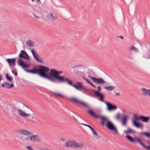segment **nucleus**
<instances>
[{
    "instance_id": "obj_1",
    "label": "nucleus",
    "mask_w": 150,
    "mask_h": 150,
    "mask_svg": "<svg viewBox=\"0 0 150 150\" xmlns=\"http://www.w3.org/2000/svg\"><path fill=\"white\" fill-rule=\"evenodd\" d=\"M47 68L46 71H43L42 77L46 79L51 82L56 83H66L69 85L71 83L72 81L64 76H60V74L63 73V71H57L55 69H51L50 70V74H47L50 69Z\"/></svg>"
},
{
    "instance_id": "obj_2",
    "label": "nucleus",
    "mask_w": 150,
    "mask_h": 150,
    "mask_svg": "<svg viewBox=\"0 0 150 150\" xmlns=\"http://www.w3.org/2000/svg\"><path fill=\"white\" fill-rule=\"evenodd\" d=\"M18 64L26 72L33 74H38L40 76L42 77L43 71H46L47 68L43 65H39L38 67L34 66L31 69H28L26 68H29L30 65L26 63L24 61L21 59H19L18 62Z\"/></svg>"
},
{
    "instance_id": "obj_3",
    "label": "nucleus",
    "mask_w": 150,
    "mask_h": 150,
    "mask_svg": "<svg viewBox=\"0 0 150 150\" xmlns=\"http://www.w3.org/2000/svg\"><path fill=\"white\" fill-rule=\"evenodd\" d=\"M88 112L91 116L95 118L100 119L101 124L102 126L105 125V122H106V127L108 129L113 132L115 134L118 133V131L116 127L112 122L108 120L105 116L97 115L91 110H88Z\"/></svg>"
},
{
    "instance_id": "obj_4",
    "label": "nucleus",
    "mask_w": 150,
    "mask_h": 150,
    "mask_svg": "<svg viewBox=\"0 0 150 150\" xmlns=\"http://www.w3.org/2000/svg\"><path fill=\"white\" fill-rule=\"evenodd\" d=\"M65 146L67 148L70 147L74 149L78 148H81L83 147V145L81 143H77L74 141L69 140L65 143Z\"/></svg>"
},
{
    "instance_id": "obj_5",
    "label": "nucleus",
    "mask_w": 150,
    "mask_h": 150,
    "mask_svg": "<svg viewBox=\"0 0 150 150\" xmlns=\"http://www.w3.org/2000/svg\"><path fill=\"white\" fill-rule=\"evenodd\" d=\"M139 134L141 135H144L146 137L150 138V133L148 132H142L140 133ZM135 139L136 142H139V144L144 148L147 150H150V145L149 146H146L143 143L142 141L139 138L135 137Z\"/></svg>"
},
{
    "instance_id": "obj_6",
    "label": "nucleus",
    "mask_w": 150,
    "mask_h": 150,
    "mask_svg": "<svg viewBox=\"0 0 150 150\" xmlns=\"http://www.w3.org/2000/svg\"><path fill=\"white\" fill-rule=\"evenodd\" d=\"M69 85L73 86L78 91H80L82 89L84 92H87V90L83 87L81 82H78L76 83V84H73V82L72 81L71 83Z\"/></svg>"
},
{
    "instance_id": "obj_7",
    "label": "nucleus",
    "mask_w": 150,
    "mask_h": 150,
    "mask_svg": "<svg viewBox=\"0 0 150 150\" xmlns=\"http://www.w3.org/2000/svg\"><path fill=\"white\" fill-rule=\"evenodd\" d=\"M90 78L93 81V82L97 84H103L105 82V81L102 78H96L95 77H93L91 76H89Z\"/></svg>"
},
{
    "instance_id": "obj_8",
    "label": "nucleus",
    "mask_w": 150,
    "mask_h": 150,
    "mask_svg": "<svg viewBox=\"0 0 150 150\" xmlns=\"http://www.w3.org/2000/svg\"><path fill=\"white\" fill-rule=\"evenodd\" d=\"M18 57L19 58V59L24 58L27 60L30 59L29 55L24 50H21L20 53L19 54Z\"/></svg>"
},
{
    "instance_id": "obj_9",
    "label": "nucleus",
    "mask_w": 150,
    "mask_h": 150,
    "mask_svg": "<svg viewBox=\"0 0 150 150\" xmlns=\"http://www.w3.org/2000/svg\"><path fill=\"white\" fill-rule=\"evenodd\" d=\"M70 100L75 103H79L84 106L87 108H90L88 104H86L83 102L78 100L77 98L74 97H73L70 99Z\"/></svg>"
},
{
    "instance_id": "obj_10",
    "label": "nucleus",
    "mask_w": 150,
    "mask_h": 150,
    "mask_svg": "<svg viewBox=\"0 0 150 150\" xmlns=\"http://www.w3.org/2000/svg\"><path fill=\"white\" fill-rule=\"evenodd\" d=\"M31 52L34 59L38 62L40 63H43V60L41 58H39V56L38 54L36 53L34 49H32Z\"/></svg>"
},
{
    "instance_id": "obj_11",
    "label": "nucleus",
    "mask_w": 150,
    "mask_h": 150,
    "mask_svg": "<svg viewBox=\"0 0 150 150\" xmlns=\"http://www.w3.org/2000/svg\"><path fill=\"white\" fill-rule=\"evenodd\" d=\"M107 105V109L109 111H111L113 110H116L117 109V106L109 102L105 103Z\"/></svg>"
},
{
    "instance_id": "obj_12",
    "label": "nucleus",
    "mask_w": 150,
    "mask_h": 150,
    "mask_svg": "<svg viewBox=\"0 0 150 150\" xmlns=\"http://www.w3.org/2000/svg\"><path fill=\"white\" fill-rule=\"evenodd\" d=\"M30 140L33 142H39L42 141V139L38 135H33L30 136Z\"/></svg>"
},
{
    "instance_id": "obj_13",
    "label": "nucleus",
    "mask_w": 150,
    "mask_h": 150,
    "mask_svg": "<svg viewBox=\"0 0 150 150\" xmlns=\"http://www.w3.org/2000/svg\"><path fill=\"white\" fill-rule=\"evenodd\" d=\"M31 118L32 119H29L28 118H25V120L28 122L31 121L33 123H36L39 122V120L36 116L32 115Z\"/></svg>"
},
{
    "instance_id": "obj_14",
    "label": "nucleus",
    "mask_w": 150,
    "mask_h": 150,
    "mask_svg": "<svg viewBox=\"0 0 150 150\" xmlns=\"http://www.w3.org/2000/svg\"><path fill=\"white\" fill-rule=\"evenodd\" d=\"M18 109L16 107H12L10 110V113L13 116H15L17 115V112H18Z\"/></svg>"
},
{
    "instance_id": "obj_15",
    "label": "nucleus",
    "mask_w": 150,
    "mask_h": 150,
    "mask_svg": "<svg viewBox=\"0 0 150 150\" xmlns=\"http://www.w3.org/2000/svg\"><path fill=\"white\" fill-rule=\"evenodd\" d=\"M1 86L3 88H5L6 86L7 88H11L14 87V85L12 83L10 84L8 83L5 82L4 83H2Z\"/></svg>"
},
{
    "instance_id": "obj_16",
    "label": "nucleus",
    "mask_w": 150,
    "mask_h": 150,
    "mask_svg": "<svg viewBox=\"0 0 150 150\" xmlns=\"http://www.w3.org/2000/svg\"><path fill=\"white\" fill-rule=\"evenodd\" d=\"M6 61L8 62L10 66H15V62L16 61L15 58L7 59H6Z\"/></svg>"
},
{
    "instance_id": "obj_17",
    "label": "nucleus",
    "mask_w": 150,
    "mask_h": 150,
    "mask_svg": "<svg viewBox=\"0 0 150 150\" xmlns=\"http://www.w3.org/2000/svg\"><path fill=\"white\" fill-rule=\"evenodd\" d=\"M141 90L143 92L142 93L143 95L145 96L148 95L150 97V89L143 88H142Z\"/></svg>"
},
{
    "instance_id": "obj_18",
    "label": "nucleus",
    "mask_w": 150,
    "mask_h": 150,
    "mask_svg": "<svg viewBox=\"0 0 150 150\" xmlns=\"http://www.w3.org/2000/svg\"><path fill=\"white\" fill-rule=\"evenodd\" d=\"M95 96L99 98V100L101 102H103L105 103V102L104 100V95L101 93H98L96 94V95H95Z\"/></svg>"
},
{
    "instance_id": "obj_19",
    "label": "nucleus",
    "mask_w": 150,
    "mask_h": 150,
    "mask_svg": "<svg viewBox=\"0 0 150 150\" xmlns=\"http://www.w3.org/2000/svg\"><path fill=\"white\" fill-rule=\"evenodd\" d=\"M18 112L20 115L23 117H28L31 116L30 114H27L24 111H23L20 109H18Z\"/></svg>"
},
{
    "instance_id": "obj_20",
    "label": "nucleus",
    "mask_w": 150,
    "mask_h": 150,
    "mask_svg": "<svg viewBox=\"0 0 150 150\" xmlns=\"http://www.w3.org/2000/svg\"><path fill=\"white\" fill-rule=\"evenodd\" d=\"M127 118L128 117L126 115H124L122 117L121 123L123 126H125L126 125Z\"/></svg>"
},
{
    "instance_id": "obj_21",
    "label": "nucleus",
    "mask_w": 150,
    "mask_h": 150,
    "mask_svg": "<svg viewBox=\"0 0 150 150\" xmlns=\"http://www.w3.org/2000/svg\"><path fill=\"white\" fill-rule=\"evenodd\" d=\"M47 17L50 21L52 22H54L57 19L56 17H54L53 14L51 13H49L47 15Z\"/></svg>"
},
{
    "instance_id": "obj_22",
    "label": "nucleus",
    "mask_w": 150,
    "mask_h": 150,
    "mask_svg": "<svg viewBox=\"0 0 150 150\" xmlns=\"http://www.w3.org/2000/svg\"><path fill=\"white\" fill-rule=\"evenodd\" d=\"M150 118L149 116L146 117L144 115H141L140 120L142 122H147Z\"/></svg>"
},
{
    "instance_id": "obj_23",
    "label": "nucleus",
    "mask_w": 150,
    "mask_h": 150,
    "mask_svg": "<svg viewBox=\"0 0 150 150\" xmlns=\"http://www.w3.org/2000/svg\"><path fill=\"white\" fill-rule=\"evenodd\" d=\"M133 116L134 118L132 120V122H137V121L140 120L141 115L138 116L137 114H134Z\"/></svg>"
},
{
    "instance_id": "obj_24",
    "label": "nucleus",
    "mask_w": 150,
    "mask_h": 150,
    "mask_svg": "<svg viewBox=\"0 0 150 150\" xmlns=\"http://www.w3.org/2000/svg\"><path fill=\"white\" fill-rule=\"evenodd\" d=\"M16 132L27 136V130L23 129H21L17 130L16 131Z\"/></svg>"
},
{
    "instance_id": "obj_25",
    "label": "nucleus",
    "mask_w": 150,
    "mask_h": 150,
    "mask_svg": "<svg viewBox=\"0 0 150 150\" xmlns=\"http://www.w3.org/2000/svg\"><path fill=\"white\" fill-rule=\"evenodd\" d=\"M124 132H125L126 134H128L129 133L132 134H134L135 133V131L129 128H128L127 130H124Z\"/></svg>"
},
{
    "instance_id": "obj_26",
    "label": "nucleus",
    "mask_w": 150,
    "mask_h": 150,
    "mask_svg": "<svg viewBox=\"0 0 150 150\" xmlns=\"http://www.w3.org/2000/svg\"><path fill=\"white\" fill-rule=\"evenodd\" d=\"M98 90L97 91H96L93 89H91V91L92 92H93L94 94L95 95H96V94L98 93H100V91L101 89V87L100 86H98Z\"/></svg>"
},
{
    "instance_id": "obj_27",
    "label": "nucleus",
    "mask_w": 150,
    "mask_h": 150,
    "mask_svg": "<svg viewBox=\"0 0 150 150\" xmlns=\"http://www.w3.org/2000/svg\"><path fill=\"white\" fill-rule=\"evenodd\" d=\"M125 137L127 139V140L131 142H135V141H136L135 139V138L136 137H134V139L132 138V136L129 135H126Z\"/></svg>"
},
{
    "instance_id": "obj_28",
    "label": "nucleus",
    "mask_w": 150,
    "mask_h": 150,
    "mask_svg": "<svg viewBox=\"0 0 150 150\" xmlns=\"http://www.w3.org/2000/svg\"><path fill=\"white\" fill-rule=\"evenodd\" d=\"M115 88L114 86H105L104 87V88L109 91H111Z\"/></svg>"
},
{
    "instance_id": "obj_29",
    "label": "nucleus",
    "mask_w": 150,
    "mask_h": 150,
    "mask_svg": "<svg viewBox=\"0 0 150 150\" xmlns=\"http://www.w3.org/2000/svg\"><path fill=\"white\" fill-rule=\"evenodd\" d=\"M3 106L5 107V108L7 110H10L11 108V106L10 104L4 103Z\"/></svg>"
},
{
    "instance_id": "obj_30",
    "label": "nucleus",
    "mask_w": 150,
    "mask_h": 150,
    "mask_svg": "<svg viewBox=\"0 0 150 150\" xmlns=\"http://www.w3.org/2000/svg\"><path fill=\"white\" fill-rule=\"evenodd\" d=\"M6 78L8 81L10 82H11L13 79V77L11 76H9L8 74H6Z\"/></svg>"
},
{
    "instance_id": "obj_31",
    "label": "nucleus",
    "mask_w": 150,
    "mask_h": 150,
    "mask_svg": "<svg viewBox=\"0 0 150 150\" xmlns=\"http://www.w3.org/2000/svg\"><path fill=\"white\" fill-rule=\"evenodd\" d=\"M133 125L135 127L137 128H139L141 127V125L140 123L137 122H132Z\"/></svg>"
},
{
    "instance_id": "obj_32",
    "label": "nucleus",
    "mask_w": 150,
    "mask_h": 150,
    "mask_svg": "<svg viewBox=\"0 0 150 150\" xmlns=\"http://www.w3.org/2000/svg\"><path fill=\"white\" fill-rule=\"evenodd\" d=\"M26 44L29 47H32L33 46V42L30 40H28Z\"/></svg>"
},
{
    "instance_id": "obj_33",
    "label": "nucleus",
    "mask_w": 150,
    "mask_h": 150,
    "mask_svg": "<svg viewBox=\"0 0 150 150\" xmlns=\"http://www.w3.org/2000/svg\"><path fill=\"white\" fill-rule=\"evenodd\" d=\"M53 94L55 96L60 97V98H62L64 97L63 95L60 93L54 92V93Z\"/></svg>"
},
{
    "instance_id": "obj_34",
    "label": "nucleus",
    "mask_w": 150,
    "mask_h": 150,
    "mask_svg": "<svg viewBox=\"0 0 150 150\" xmlns=\"http://www.w3.org/2000/svg\"><path fill=\"white\" fill-rule=\"evenodd\" d=\"M129 50L130 51H134L135 52L138 51L137 49L133 46H132L130 48Z\"/></svg>"
},
{
    "instance_id": "obj_35",
    "label": "nucleus",
    "mask_w": 150,
    "mask_h": 150,
    "mask_svg": "<svg viewBox=\"0 0 150 150\" xmlns=\"http://www.w3.org/2000/svg\"><path fill=\"white\" fill-rule=\"evenodd\" d=\"M91 130L92 131V132L93 134V135L94 136H95L96 137H97L98 136V134L97 133L95 130L93 128Z\"/></svg>"
},
{
    "instance_id": "obj_36",
    "label": "nucleus",
    "mask_w": 150,
    "mask_h": 150,
    "mask_svg": "<svg viewBox=\"0 0 150 150\" xmlns=\"http://www.w3.org/2000/svg\"><path fill=\"white\" fill-rule=\"evenodd\" d=\"M12 72L14 74L15 76H16L17 75V72L16 71V70L15 68H14L12 70Z\"/></svg>"
},
{
    "instance_id": "obj_37",
    "label": "nucleus",
    "mask_w": 150,
    "mask_h": 150,
    "mask_svg": "<svg viewBox=\"0 0 150 150\" xmlns=\"http://www.w3.org/2000/svg\"><path fill=\"white\" fill-rule=\"evenodd\" d=\"M120 115L119 113H118L115 116V118L117 119H119L120 118Z\"/></svg>"
},
{
    "instance_id": "obj_38",
    "label": "nucleus",
    "mask_w": 150,
    "mask_h": 150,
    "mask_svg": "<svg viewBox=\"0 0 150 150\" xmlns=\"http://www.w3.org/2000/svg\"><path fill=\"white\" fill-rule=\"evenodd\" d=\"M26 148L28 150H33V148L31 146H27Z\"/></svg>"
},
{
    "instance_id": "obj_39",
    "label": "nucleus",
    "mask_w": 150,
    "mask_h": 150,
    "mask_svg": "<svg viewBox=\"0 0 150 150\" xmlns=\"http://www.w3.org/2000/svg\"><path fill=\"white\" fill-rule=\"evenodd\" d=\"M88 83H89L90 85H91V86H92L93 88H96V86H95V85H94L92 83H91L90 81Z\"/></svg>"
},
{
    "instance_id": "obj_40",
    "label": "nucleus",
    "mask_w": 150,
    "mask_h": 150,
    "mask_svg": "<svg viewBox=\"0 0 150 150\" xmlns=\"http://www.w3.org/2000/svg\"><path fill=\"white\" fill-rule=\"evenodd\" d=\"M88 83H89L90 85H91V86H92L93 88H96V86H95V85H94L92 83H91L90 81Z\"/></svg>"
},
{
    "instance_id": "obj_41",
    "label": "nucleus",
    "mask_w": 150,
    "mask_h": 150,
    "mask_svg": "<svg viewBox=\"0 0 150 150\" xmlns=\"http://www.w3.org/2000/svg\"><path fill=\"white\" fill-rule=\"evenodd\" d=\"M83 79L85 81L88 83L90 81L87 78H85L84 76H83Z\"/></svg>"
},
{
    "instance_id": "obj_42",
    "label": "nucleus",
    "mask_w": 150,
    "mask_h": 150,
    "mask_svg": "<svg viewBox=\"0 0 150 150\" xmlns=\"http://www.w3.org/2000/svg\"><path fill=\"white\" fill-rule=\"evenodd\" d=\"M33 134V133L31 132H28L27 131V135H32Z\"/></svg>"
},
{
    "instance_id": "obj_43",
    "label": "nucleus",
    "mask_w": 150,
    "mask_h": 150,
    "mask_svg": "<svg viewBox=\"0 0 150 150\" xmlns=\"http://www.w3.org/2000/svg\"><path fill=\"white\" fill-rule=\"evenodd\" d=\"M81 66H82V65H81V64H80V65L78 64V65H76L75 66L73 67V68L74 69L76 67H81Z\"/></svg>"
},
{
    "instance_id": "obj_44",
    "label": "nucleus",
    "mask_w": 150,
    "mask_h": 150,
    "mask_svg": "<svg viewBox=\"0 0 150 150\" xmlns=\"http://www.w3.org/2000/svg\"><path fill=\"white\" fill-rule=\"evenodd\" d=\"M60 140L62 141V142H63V141H65L66 140V139H64V138H60L59 139Z\"/></svg>"
},
{
    "instance_id": "obj_45",
    "label": "nucleus",
    "mask_w": 150,
    "mask_h": 150,
    "mask_svg": "<svg viewBox=\"0 0 150 150\" xmlns=\"http://www.w3.org/2000/svg\"><path fill=\"white\" fill-rule=\"evenodd\" d=\"M117 37L120 38H121V39L122 40L123 39V38H124L123 36L122 35H120V36H118Z\"/></svg>"
},
{
    "instance_id": "obj_46",
    "label": "nucleus",
    "mask_w": 150,
    "mask_h": 150,
    "mask_svg": "<svg viewBox=\"0 0 150 150\" xmlns=\"http://www.w3.org/2000/svg\"><path fill=\"white\" fill-rule=\"evenodd\" d=\"M26 140H30V137H29V136L28 137L26 138Z\"/></svg>"
},
{
    "instance_id": "obj_47",
    "label": "nucleus",
    "mask_w": 150,
    "mask_h": 150,
    "mask_svg": "<svg viewBox=\"0 0 150 150\" xmlns=\"http://www.w3.org/2000/svg\"><path fill=\"white\" fill-rule=\"evenodd\" d=\"M128 58H129L130 59H133L132 57L131 56H128Z\"/></svg>"
},
{
    "instance_id": "obj_48",
    "label": "nucleus",
    "mask_w": 150,
    "mask_h": 150,
    "mask_svg": "<svg viewBox=\"0 0 150 150\" xmlns=\"http://www.w3.org/2000/svg\"><path fill=\"white\" fill-rule=\"evenodd\" d=\"M88 127L91 130L93 128L90 125H88Z\"/></svg>"
},
{
    "instance_id": "obj_49",
    "label": "nucleus",
    "mask_w": 150,
    "mask_h": 150,
    "mask_svg": "<svg viewBox=\"0 0 150 150\" xmlns=\"http://www.w3.org/2000/svg\"><path fill=\"white\" fill-rule=\"evenodd\" d=\"M116 96H120V93H116Z\"/></svg>"
},
{
    "instance_id": "obj_50",
    "label": "nucleus",
    "mask_w": 150,
    "mask_h": 150,
    "mask_svg": "<svg viewBox=\"0 0 150 150\" xmlns=\"http://www.w3.org/2000/svg\"><path fill=\"white\" fill-rule=\"evenodd\" d=\"M23 105L24 106H25L26 108L29 109V107L27 105H24V104H23Z\"/></svg>"
},
{
    "instance_id": "obj_51",
    "label": "nucleus",
    "mask_w": 150,
    "mask_h": 150,
    "mask_svg": "<svg viewBox=\"0 0 150 150\" xmlns=\"http://www.w3.org/2000/svg\"><path fill=\"white\" fill-rule=\"evenodd\" d=\"M39 150H44V149H45V148L44 149H43V148H39Z\"/></svg>"
},
{
    "instance_id": "obj_52",
    "label": "nucleus",
    "mask_w": 150,
    "mask_h": 150,
    "mask_svg": "<svg viewBox=\"0 0 150 150\" xmlns=\"http://www.w3.org/2000/svg\"><path fill=\"white\" fill-rule=\"evenodd\" d=\"M34 16L35 18H40L39 17L35 15H34Z\"/></svg>"
},
{
    "instance_id": "obj_53",
    "label": "nucleus",
    "mask_w": 150,
    "mask_h": 150,
    "mask_svg": "<svg viewBox=\"0 0 150 150\" xmlns=\"http://www.w3.org/2000/svg\"><path fill=\"white\" fill-rule=\"evenodd\" d=\"M2 79V77L1 76V75L0 74V81H1Z\"/></svg>"
},
{
    "instance_id": "obj_54",
    "label": "nucleus",
    "mask_w": 150,
    "mask_h": 150,
    "mask_svg": "<svg viewBox=\"0 0 150 150\" xmlns=\"http://www.w3.org/2000/svg\"><path fill=\"white\" fill-rule=\"evenodd\" d=\"M72 117L75 120L77 121V119L74 117V116H73Z\"/></svg>"
},
{
    "instance_id": "obj_55",
    "label": "nucleus",
    "mask_w": 150,
    "mask_h": 150,
    "mask_svg": "<svg viewBox=\"0 0 150 150\" xmlns=\"http://www.w3.org/2000/svg\"><path fill=\"white\" fill-rule=\"evenodd\" d=\"M81 125H84V126H85L86 125V124H84V123H81Z\"/></svg>"
},
{
    "instance_id": "obj_56",
    "label": "nucleus",
    "mask_w": 150,
    "mask_h": 150,
    "mask_svg": "<svg viewBox=\"0 0 150 150\" xmlns=\"http://www.w3.org/2000/svg\"><path fill=\"white\" fill-rule=\"evenodd\" d=\"M37 0V1L38 2H39V3H41V1H40V0Z\"/></svg>"
},
{
    "instance_id": "obj_57",
    "label": "nucleus",
    "mask_w": 150,
    "mask_h": 150,
    "mask_svg": "<svg viewBox=\"0 0 150 150\" xmlns=\"http://www.w3.org/2000/svg\"><path fill=\"white\" fill-rule=\"evenodd\" d=\"M19 138L21 139H23L22 137H19Z\"/></svg>"
},
{
    "instance_id": "obj_58",
    "label": "nucleus",
    "mask_w": 150,
    "mask_h": 150,
    "mask_svg": "<svg viewBox=\"0 0 150 150\" xmlns=\"http://www.w3.org/2000/svg\"><path fill=\"white\" fill-rule=\"evenodd\" d=\"M147 59H150V55L149 56V57L147 58Z\"/></svg>"
},
{
    "instance_id": "obj_59",
    "label": "nucleus",
    "mask_w": 150,
    "mask_h": 150,
    "mask_svg": "<svg viewBox=\"0 0 150 150\" xmlns=\"http://www.w3.org/2000/svg\"><path fill=\"white\" fill-rule=\"evenodd\" d=\"M88 125H87V124H86L85 126L88 127Z\"/></svg>"
},
{
    "instance_id": "obj_60",
    "label": "nucleus",
    "mask_w": 150,
    "mask_h": 150,
    "mask_svg": "<svg viewBox=\"0 0 150 150\" xmlns=\"http://www.w3.org/2000/svg\"><path fill=\"white\" fill-rule=\"evenodd\" d=\"M88 125H87V124H86L85 126L88 127Z\"/></svg>"
},
{
    "instance_id": "obj_61",
    "label": "nucleus",
    "mask_w": 150,
    "mask_h": 150,
    "mask_svg": "<svg viewBox=\"0 0 150 150\" xmlns=\"http://www.w3.org/2000/svg\"><path fill=\"white\" fill-rule=\"evenodd\" d=\"M147 143H149V141H148L147 142Z\"/></svg>"
},
{
    "instance_id": "obj_62",
    "label": "nucleus",
    "mask_w": 150,
    "mask_h": 150,
    "mask_svg": "<svg viewBox=\"0 0 150 150\" xmlns=\"http://www.w3.org/2000/svg\"><path fill=\"white\" fill-rule=\"evenodd\" d=\"M31 1L33 2L34 1V0H31Z\"/></svg>"
},
{
    "instance_id": "obj_63",
    "label": "nucleus",
    "mask_w": 150,
    "mask_h": 150,
    "mask_svg": "<svg viewBox=\"0 0 150 150\" xmlns=\"http://www.w3.org/2000/svg\"><path fill=\"white\" fill-rule=\"evenodd\" d=\"M78 150V149H76V150Z\"/></svg>"
}]
</instances>
